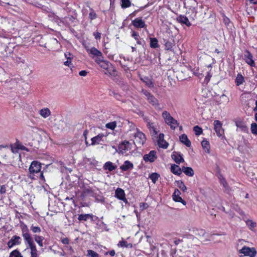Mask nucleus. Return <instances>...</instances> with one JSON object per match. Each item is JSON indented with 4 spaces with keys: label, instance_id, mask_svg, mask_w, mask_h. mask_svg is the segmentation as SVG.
<instances>
[{
    "label": "nucleus",
    "instance_id": "9",
    "mask_svg": "<svg viewBox=\"0 0 257 257\" xmlns=\"http://www.w3.org/2000/svg\"><path fill=\"white\" fill-rule=\"evenodd\" d=\"M214 129L217 135L220 137L224 134V130L222 127V123L220 121L215 120L214 121Z\"/></svg>",
    "mask_w": 257,
    "mask_h": 257
},
{
    "label": "nucleus",
    "instance_id": "58",
    "mask_svg": "<svg viewBox=\"0 0 257 257\" xmlns=\"http://www.w3.org/2000/svg\"><path fill=\"white\" fill-rule=\"evenodd\" d=\"M6 192V187L5 185L0 186V194H5Z\"/></svg>",
    "mask_w": 257,
    "mask_h": 257
},
{
    "label": "nucleus",
    "instance_id": "35",
    "mask_svg": "<svg viewBox=\"0 0 257 257\" xmlns=\"http://www.w3.org/2000/svg\"><path fill=\"white\" fill-rule=\"evenodd\" d=\"M160 177V175L159 174L153 173L149 175V178L152 180L154 184H155Z\"/></svg>",
    "mask_w": 257,
    "mask_h": 257
},
{
    "label": "nucleus",
    "instance_id": "57",
    "mask_svg": "<svg viewBox=\"0 0 257 257\" xmlns=\"http://www.w3.org/2000/svg\"><path fill=\"white\" fill-rule=\"evenodd\" d=\"M89 18L91 20L95 19L96 18V13L94 12H93V11L91 12L89 14Z\"/></svg>",
    "mask_w": 257,
    "mask_h": 257
},
{
    "label": "nucleus",
    "instance_id": "41",
    "mask_svg": "<svg viewBox=\"0 0 257 257\" xmlns=\"http://www.w3.org/2000/svg\"><path fill=\"white\" fill-rule=\"evenodd\" d=\"M167 124L169 125L171 128L173 130H174L178 125L177 121L173 117L168 122Z\"/></svg>",
    "mask_w": 257,
    "mask_h": 257
},
{
    "label": "nucleus",
    "instance_id": "56",
    "mask_svg": "<svg viewBox=\"0 0 257 257\" xmlns=\"http://www.w3.org/2000/svg\"><path fill=\"white\" fill-rule=\"evenodd\" d=\"M129 244H130L131 246H132V244H128L127 242L124 240L120 241L119 242V243L118 244V245H120L121 247H127L128 246Z\"/></svg>",
    "mask_w": 257,
    "mask_h": 257
},
{
    "label": "nucleus",
    "instance_id": "33",
    "mask_svg": "<svg viewBox=\"0 0 257 257\" xmlns=\"http://www.w3.org/2000/svg\"><path fill=\"white\" fill-rule=\"evenodd\" d=\"M34 237L35 241L38 244V245L40 246H43V241L44 239V237L35 234L34 235Z\"/></svg>",
    "mask_w": 257,
    "mask_h": 257
},
{
    "label": "nucleus",
    "instance_id": "17",
    "mask_svg": "<svg viewBox=\"0 0 257 257\" xmlns=\"http://www.w3.org/2000/svg\"><path fill=\"white\" fill-rule=\"evenodd\" d=\"M95 61L102 68L106 70L111 64L110 62L107 61H104L103 58L95 59Z\"/></svg>",
    "mask_w": 257,
    "mask_h": 257
},
{
    "label": "nucleus",
    "instance_id": "25",
    "mask_svg": "<svg viewBox=\"0 0 257 257\" xmlns=\"http://www.w3.org/2000/svg\"><path fill=\"white\" fill-rule=\"evenodd\" d=\"M180 142L188 147L191 146V142L185 134H183L179 137Z\"/></svg>",
    "mask_w": 257,
    "mask_h": 257
},
{
    "label": "nucleus",
    "instance_id": "34",
    "mask_svg": "<svg viewBox=\"0 0 257 257\" xmlns=\"http://www.w3.org/2000/svg\"><path fill=\"white\" fill-rule=\"evenodd\" d=\"M150 47L152 48H157L159 47L158 41L156 38H150Z\"/></svg>",
    "mask_w": 257,
    "mask_h": 257
},
{
    "label": "nucleus",
    "instance_id": "8",
    "mask_svg": "<svg viewBox=\"0 0 257 257\" xmlns=\"http://www.w3.org/2000/svg\"><path fill=\"white\" fill-rule=\"evenodd\" d=\"M86 51L89 54L92 55V58H94V57H96V59L103 58L102 53L94 47L90 49H87Z\"/></svg>",
    "mask_w": 257,
    "mask_h": 257
},
{
    "label": "nucleus",
    "instance_id": "61",
    "mask_svg": "<svg viewBox=\"0 0 257 257\" xmlns=\"http://www.w3.org/2000/svg\"><path fill=\"white\" fill-rule=\"evenodd\" d=\"M90 215L91 217H89V219H90L92 221H97V220L99 219L98 217L94 216L92 214H90Z\"/></svg>",
    "mask_w": 257,
    "mask_h": 257
},
{
    "label": "nucleus",
    "instance_id": "45",
    "mask_svg": "<svg viewBox=\"0 0 257 257\" xmlns=\"http://www.w3.org/2000/svg\"><path fill=\"white\" fill-rule=\"evenodd\" d=\"M91 217L90 214H81L79 215L78 219L79 221H87Z\"/></svg>",
    "mask_w": 257,
    "mask_h": 257
},
{
    "label": "nucleus",
    "instance_id": "10",
    "mask_svg": "<svg viewBox=\"0 0 257 257\" xmlns=\"http://www.w3.org/2000/svg\"><path fill=\"white\" fill-rule=\"evenodd\" d=\"M22 242L21 238L17 235L13 236L8 242L7 245L9 248H11L16 245H20Z\"/></svg>",
    "mask_w": 257,
    "mask_h": 257
},
{
    "label": "nucleus",
    "instance_id": "28",
    "mask_svg": "<svg viewBox=\"0 0 257 257\" xmlns=\"http://www.w3.org/2000/svg\"><path fill=\"white\" fill-rule=\"evenodd\" d=\"M182 172L188 176L192 177L194 175V171L191 167H182Z\"/></svg>",
    "mask_w": 257,
    "mask_h": 257
},
{
    "label": "nucleus",
    "instance_id": "59",
    "mask_svg": "<svg viewBox=\"0 0 257 257\" xmlns=\"http://www.w3.org/2000/svg\"><path fill=\"white\" fill-rule=\"evenodd\" d=\"M115 250L113 249L109 251H107L105 253V255L109 254L111 256H113L115 255Z\"/></svg>",
    "mask_w": 257,
    "mask_h": 257
},
{
    "label": "nucleus",
    "instance_id": "26",
    "mask_svg": "<svg viewBox=\"0 0 257 257\" xmlns=\"http://www.w3.org/2000/svg\"><path fill=\"white\" fill-rule=\"evenodd\" d=\"M104 136L103 134H99L97 136L92 138L91 139V145H95L96 144H99L102 141V139Z\"/></svg>",
    "mask_w": 257,
    "mask_h": 257
},
{
    "label": "nucleus",
    "instance_id": "21",
    "mask_svg": "<svg viewBox=\"0 0 257 257\" xmlns=\"http://www.w3.org/2000/svg\"><path fill=\"white\" fill-rule=\"evenodd\" d=\"M134 168V165L129 161H124L123 164L120 166V169L123 171H126L132 169Z\"/></svg>",
    "mask_w": 257,
    "mask_h": 257
},
{
    "label": "nucleus",
    "instance_id": "36",
    "mask_svg": "<svg viewBox=\"0 0 257 257\" xmlns=\"http://www.w3.org/2000/svg\"><path fill=\"white\" fill-rule=\"evenodd\" d=\"M76 18L72 16H68L64 18V22L68 25H70L75 22Z\"/></svg>",
    "mask_w": 257,
    "mask_h": 257
},
{
    "label": "nucleus",
    "instance_id": "20",
    "mask_svg": "<svg viewBox=\"0 0 257 257\" xmlns=\"http://www.w3.org/2000/svg\"><path fill=\"white\" fill-rule=\"evenodd\" d=\"M106 71L104 73L105 74L108 75L111 77H114L117 75L116 69L112 64L110 65Z\"/></svg>",
    "mask_w": 257,
    "mask_h": 257
},
{
    "label": "nucleus",
    "instance_id": "43",
    "mask_svg": "<svg viewBox=\"0 0 257 257\" xmlns=\"http://www.w3.org/2000/svg\"><path fill=\"white\" fill-rule=\"evenodd\" d=\"M165 42V49L167 50L172 51L173 47L174 46V43L169 41H166V40H164Z\"/></svg>",
    "mask_w": 257,
    "mask_h": 257
},
{
    "label": "nucleus",
    "instance_id": "6",
    "mask_svg": "<svg viewBox=\"0 0 257 257\" xmlns=\"http://www.w3.org/2000/svg\"><path fill=\"white\" fill-rule=\"evenodd\" d=\"M21 229L22 236L25 241V242L33 240L29 233V230L26 224H23L21 225Z\"/></svg>",
    "mask_w": 257,
    "mask_h": 257
},
{
    "label": "nucleus",
    "instance_id": "19",
    "mask_svg": "<svg viewBox=\"0 0 257 257\" xmlns=\"http://www.w3.org/2000/svg\"><path fill=\"white\" fill-rule=\"evenodd\" d=\"M132 36L136 40L138 45H142L143 47L146 44L145 41L140 38L138 33L133 31L132 32Z\"/></svg>",
    "mask_w": 257,
    "mask_h": 257
},
{
    "label": "nucleus",
    "instance_id": "63",
    "mask_svg": "<svg viewBox=\"0 0 257 257\" xmlns=\"http://www.w3.org/2000/svg\"><path fill=\"white\" fill-rule=\"evenodd\" d=\"M148 205L147 203H142L140 204V208H142V209H146L148 208Z\"/></svg>",
    "mask_w": 257,
    "mask_h": 257
},
{
    "label": "nucleus",
    "instance_id": "55",
    "mask_svg": "<svg viewBox=\"0 0 257 257\" xmlns=\"http://www.w3.org/2000/svg\"><path fill=\"white\" fill-rule=\"evenodd\" d=\"M148 4L145 5L144 7H141L139 10H135L132 14H131L130 16H132L133 17L136 16L137 13H138L140 11L144 10L145 8H146L148 7Z\"/></svg>",
    "mask_w": 257,
    "mask_h": 257
},
{
    "label": "nucleus",
    "instance_id": "54",
    "mask_svg": "<svg viewBox=\"0 0 257 257\" xmlns=\"http://www.w3.org/2000/svg\"><path fill=\"white\" fill-rule=\"evenodd\" d=\"M30 229L33 231V232L35 233H40L41 231V229L40 227L35 226H34V225H32L31 226Z\"/></svg>",
    "mask_w": 257,
    "mask_h": 257
},
{
    "label": "nucleus",
    "instance_id": "2",
    "mask_svg": "<svg viewBox=\"0 0 257 257\" xmlns=\"http://www.w3.org/2000/svg\"><path fill=\"white\" fill-rule=\"evenodd\" d=\"M142 93L145 95L147 100L156 109H161L158 100L148 91L142 89Z\"/></svg>",
    "mask_w": 257,
    "mask_h": 257
},
{
    "label": "nucleus",
    "instance_id": "52",
    "mask_svg": "<svg viewBox=\"0 0 257 257\" xmlns=\"http://www.w3.org/2000/svg\"><path fill=\"white\" fill-rule=\"evenodd\" d=\"M250 130L252 134L254 135H257V124L256 123L253 122L251 123Z\"/></svg>",
    "mask_w": 257,
    "mask_h": 257
},
{
    "label": "nucleus",
    "instance_id": "53",
    "mask_svg": "<svg viewBox=\"0 0 257 257\" xmlns=\"http://www.w3.org/2000/svg\"><path fill=\"white\" fill-rule=\"evenodd\" d=\"M246 224L251 229L256 226V223L251 220H247L246 221Z\"/></svg>",
    "mask_w": 257,
    "mask_h": 257
},
{
    "label": "nucleus",
    "instance_id": "60",
    "mask_svg": "<svg viewBox=\"0 0 257 257\" xmlns=\"http://www.w3.org/2000/svg\"><path fill=\"white\" fill-rule=\"evenodd\" d=\"M71 54L70 52H66L65 53V57L67 60H72Z\"/></svg>",
    "mask_w": 257,
    "mask_h": 257
},
{
    "label": "nucleus",
    "instance_id": "15",
    "mask_svg": "<svg viewBox=\"0 0 257 257\" xmlns=\"http://www.w3.org/2000/svg\"><path fill=\"white\" fill-rule=\"evenodd\" d=\"M180 191L178 189H176L173 194V200L176 202H181L183 205H185L186 202L180 196Z\"/></svg>",
    "mask_w": 257,
    "mask_h": 257
},
{
    "label": "nucleus",
    "instance_id": "14",
    "mask_svg": "<svg viewBox=\"0 0 257 257\" xmlns=\"http://www.w3.org/2000/svg\"><path fill=\"white\" fill-rule=\"evenodd\" d=\"M26 243L28 244V248L31 249V257L38 256V250L34 240H32Z\"/></svg>",
    "mask_w": 257,
    "mask_h": 257
},
{
    "label": "nucleus",
    "instance_id": "42",
    "mask_svg": "<svg viewBox=\"0 0 257 257\" xmlns=\"http://www.w3.org/2000/svg\"><path fill=\"white\" fill-rule=\"evenodd\" d=\"M141 80L145 83L146 85L148 87L152 88L154 87V84L151 80H150L148 77H145L144 78H141Z\"/></svg>",
    "mask_w": 257,
    "mask_h": 257
},
{
    "label": "nucleus",
    "instance_id": "40",
    "mask_svg": "<svg viewBox=\"0 0 257 257\" xmlns=\"http://www.w3.org/2000/svg\"><path fill=\"white\" fill-rule=\"evenodd\" d=\"M175 184L176 186L179 187L181 190H182L183 192H185L187 188L185 185L184 183L182 181H176Z\"/></svg>",
    "mask_w": 257,
    "mask_h": 257
},
{
    "label": "nucleus",
    "instance_id": "51",
    "mask_svg": "<svg viewBox=\"0 0 257 257\" xmlns=\"http://www.w3.org/2000/svg\"><path fill=\"white\" fill-rule=\"evenodd\" d=\"M87 255L88 257H99V254L97 252L92 250H87Z\"/></svg>",
    "mask_w": 257,
    "mask_h": 257
},
{
    "label": "nucleus",
    "instance_id": "62",
    "mask_svg": "<svg viewBox=\"0 0 257 257\" xmlns=\"http://www.w3.org/2000/svg\"><path fill=\"white\" fill-rule=\"evenodd\" d=\"M93 192L92 190L90 188H86L83 191L84 194H91Z\"/></svg>",
    "mask_w": 257,
    "mask_h": 257
},
{
    "label": "nucleus",
    "instance_id": "32",
    "mask_svg": "<svg viewBox=\"0 0 257 257\" xmlns=\"http://www.w3.org/2000/svg\"><path fill=\"white\" fill-rule=\"evenodd\" d=\"M172 158L177 164H179L181 162H183L184 161L182 156L179 154H177V155H173L172 156Z\"/></svg>",
    "mask_w": 257,
    "mask_h": 257
},
{
    "label": "nucleus",
    "instance_id": "13",
    "mask_svg": "<svg viewBox=\"0 0 257 257\" xmlns=\"http://www.w3.org/2000/svg\"><path fill=\"white\" fill-rule=\"evenodd\" d=\"M115 197L118 199L123 201L125 203L127 204L128 201L125 198V193L123 189L118 188L115 191Z\"/></svg>",
    "mask_w": 257,
    "mask_h": 257
},
{
    "label": "nucleus",
    "instance_id": "24",
    "mask_svg": "<svg viewBox=\"0 0 257 257\" xmlns=\"http://www.w3.org/2000/svg\"><path fill=\"white\" fill-rule=\"evenodd\" d=\"M171 171L175 175H180L182 172V168H181L179 166L173 164L171 165Z\"/></svg>",
    "mask_w": 257,
    "mask_h": 257
},
{
    "label": "nucleus",
    "instance_id": "12",
    "mask_svg": "<svg viewBox=\"0 0 257 257\" xmlns=\"http://www.w3.org/2000/svg\"><path fill=\"white\" fill-rule=\"evenodd\" d=\"M244 57V60L247 64L251 67H254L255 66V62L253 60V56L248 50H246L245 51Z\"/></svg>",
    "mask_w": 257,
    "mask_h": 257
},
{
    "label": "nucleus",
    "instance_id": "1",
    "mask_svg": "<svg viewBox=\"0 0 257 257\" xmlns=\"http://www.w3.org/2000/svg\"><path fill=\"white\" fill-rule=\"evenodd\" d=\"M41 164L38 161H34L32 162L29 168V177L32 179H35V175L38 174L40 178L44 179L43 174L41 172Z\"/></svg>",
    "mask_w": 257,
    "mask_h": 257
},
{
    "label": "nucleus",
    "instance_id": "27",
    "mask_svg": "<svg viewBox=\"0 0 257 257\" xmlns=\"http://www.w3.org/2000/svg\"><path fill=\"white\" fill-rule=\"evenodd\" d=\"M96 228L99 230H101L102 231L106 230L108 231V229H107V225L103 222L100 220L99 219L96 222Z\"/></svg>",
    "mask_w": 257,
    "mask_h": 257
},
{
    "label": "nucleus",
    "instance_id": "16",
    "mask_svg": "<svg viewBox=\"0 0 257 257\" xmlns=\"http://www.w3.org/2000/svg\"><path fill=\"white\" fill-rule=\"evenodd\" d=\"M164 135L162 133L160 134L158 137V144L160 148L166 149L168 146V143L164 139Z\"/></svg>",
    "mask_w": 257,
    "mask_h": 257
},
{
    "label": "nucleus",
    "instance_id": "23",
    "mask_svg": "<svg viewBox=\"0 0 257 257\" xmlns=\"http://www.w3.org/2000/svg\"><path fill=\"white\" fill-rule=\"evenodd\" d=\"M216 101L218 105L221 104H226L229 102V98L225 94H222L218 98H216Z\"/></svg>",
    "mask_w": 257,
    "mask_h": 257
},
{
    "label": "nucleus",
    "instance_id": "37",
    "mask_svg": "<svg viewBox=\"0 0 257 257\" xmlns=\"http://www.w3.org/2000/svg\"><path fill=\"white\" fill-rule=\"evenodd\" d=\"M162 117L165 120L166 123L170 121L173 117L170 115V113L167 111H164L162 113Z\"/></svg>",
    "mask_w": 257,
    "mask_h": 257
},
{
    "label": "nucleus",
    "instance_id": "22",
    "mask_svg": "<svg viewBox=\"0 0 257 257\" xmlns=\"http://www.w3.org/2000/svg\"><path fill=\"white\" fill-rule=\"evenodd\" d=\"M177 20L180 23L185 24L187 26L189 27L191 26V23L189 22L188 18L185 16L180 15L177 18Z\"/></svg>",
    "mask_w": 257,
    "mask_h": 257
},
{
    "label": "nucleus",
    "instance_id": "31",
    "mask_svg": "<svg viewBox=\"0 0 257 257\" xmlns=\"http://www.w3.org/2000/svg\"><path fill=\"white\" fill-rule=\"evenodd\" d=\"M193 231L194 234L198 237H203L206 233L205 230L202 229L194 228Z\"/></svg>",
    "mask_w": 257,
    "mask_h": 257
},
{
    "label": "nucleus",
    "instance_id": "39",
    "mask_svg": "<svg viewBox=\"0 0 257 257\" xmlns=\"http://www.w3.org/2000/svg\"><path fill=\"white\" fill-rule=\"evenodd\" d=\"M40 114L42 116L46 118L50 115L51 112L48 108H45L40 110Z\"/></svg>",
    "mask_w": 257,
    "mask_h": 257
},
{
    "label": "nucleus",
    "instance_id": "4",
    "mask_svg": "<svg viewBox=\"0 0 257 257\" xmlns=\"http://www.w3.org/2000/svg\"><path fill=\"white\" fill-rule=\"evenodd\" d=\"M240 253L244 254L245 256H249L250 257H254L256 254V249L254 247H249L247 246H243L240 250Z\"/></svg>",
    "mask_w": 257,
    "mask_h": 257
},
{
    "label": "nucleus",
    "instance_id": "48",
    "mask_svg": "<svg viewBox=\"0 0 257 257\" xmlns=\"http://www.w3.org/2000/svg\"><path fill=\"white\" fill-rule=\"evenodd\" d=\"M116 126V121H112L106 124L105 126L106 128L110 129L111 130H114Z\"/></svg>",
    "mask_w": 257,
    "mask_h": 257
},
{
    "label": "nucleus",
    "instance_id": "38",
    "mask_svg": "<svg viewBox=\"0 0 257 257\" xmlns=\"http://www.w3.org/2000/svg\"><path fill=\"white\" fill-rule=\"evenodd\" d=\"M244 82V77L240 74H238L236 79H235V83L237 86H239L240 85L243 84Z\"/></svg>",
    "mask_w": 257,
    "mask_h": 257
},
{
    "label": "nucleus",
    "instance_id": "5",
    "mask_svg": "<svg viewBox=\"0 0 257 257\" xmlns=\"http://www.w3.org/2000/svg\"><path fill=\"white\" fill-rule=\"evenodd\" d=\"M157 159V152L156 151H151L149 154H145L143 156V159L146 162L153 163Z\"/></svg>",
    "mask_w": 257,
    "mask_h": 257
},
{
    "label": "nucleus",
    "instance_id": "47",
    "mask_svg": "<svg viewBox=\"0 0 257 257\" xmlns=\"http://www.w3.org/2000/svg\"><path fill=\"white\" fill-rule=\"evenodd\" d=\"M219 179L220 181V183L223 185L224 188L226 189H228L227 183L225 178L222 176V175H219Z\"/></svg>",
    "mask_w": 257,
    "mask_h": 257
},
{
    "label": "nucleus",
    "instance_id": "30",
    "mask_svg": "<svg viewBox=\"0 0 257 257\" xmlns=\"http://www.w3.org/2000/svg\"><path fill=\"white\" fill-rule=\"evenodd\" d=\"M147 127L149 128L151 134L153 135H156L158 133L156 128L155 127V125L154 123L153 122H148L147 124Z\"/></svg>",
    "mask_w": 257,
    "mask_h": 257
},
{
    "label": "nucleus",
    "instance_id": "7",
    "mask_svg": "<svg viewBox=\"0 0 257 257\" xmlns=\"http://www.w3.org/2000/svg\"><path fill=\"white\" fill-rule=\"evenodd\" d=\"M131 144L127 141H124L119 145L118 150L122 154L125 153L126 151L131 149Z\"/></svg>",
    "mask_w": 257,
    "mask_h": 257
},
{
    "label": "nucleus",
    "instance_id": "29",
    "mask_svg": "<svg viewBox=\"0 0 257 257\" xmlns=\"http://www.w3.org/2000/svg\"><path fill=\"white\" fill-rule=\"evenodd\" d=\"M103 168L104 170L112 171L116 168V166L114 165L111 162H107L105 163Z\"/></svg>",
    "mask_w": 257,
    "mask_h": 257
},
{
    "label": "nucleus",
    "instance_id": "11",
    "mask_svg": "<svg viewBox=\"0 0 257 257\" xmlns=\"http://www.w3.org/2000/svg\"><path fill=\"white\" fill-rule=\"evenodd\" d=\"M132 25L137 29L145 28L147 25L142 18H137L132 21Z\"/></svg>",
    "mask_w": 257,
    "mask_h": 257
},
{
    "label": "nucleus",
    "instance_id": "50",
    "mask_svg": "<svg viewBox=\"0 0 257 257\" xmlns=\"http://www.w3.org/2000/svg\"><path fill=\"white\" fill-rule=\"evenodd\" d=\"M10 257H23V256L18 250L15 249L11 252Z\"/></svg>",
    "mask_w": 257,
    "mask_h": 257
},
{
    "label": "nucleus",
    "instance_id": "44",
    "mask_svg": "<svg viewBox=\"0 0 257 257\" xmlns=\"http://www.w3.org/2000/svg\"><path fill=\"white\" fill-rule=\"evenodd\" d=\"M201 145L204 149L205 150L207 153L209 152L210 145L208 141L206 140H203L201 142Z\"/></svg>",
    "mask_w": 257,
    "mask_h": 257
},
{
    "label": "nucleus",
    "instance_id": "18",
    "mask_svg": "<svg viewBox=\"0 0 257 257\" xmlns=\"http://www.w3.org/2000/svg\"><path fill=\"white\" fill-rule=\"evenodd\" d=\"M235 125L237 126V131L240 130L244 133H248V127L243 121L241 120L236 121Z\"/></svg>",
    "mask_w": 257,
    "mask_h": 257
},
{
    "label": "nucleus",
    "instance_id": "46",
    "mask_svg": "<svg viewBox=\"0 0 257 257\" xmlns=\"http://www.w3.org/2000/svg\"><path fill=\"white\" fill-rule=\"evenodd\" d=\"M121 7L122 9H125L131 6V2L130 0H121Z\"/></svg>",
    "mask_w": 257,
    "mask_h": 257
},
{
    "label": "nucleus",
    "instance_id": "49",
    "mask_svg": "<svg viewBox=\"0 0 257 257\" xmlns=\"http://www.w3.org/2000/svg\"><path fill=\"white\" fill-rule=\"evenodd\" d=\"M193 131L195 132V134L196 136H199L202 133V129L198 125H196L193 127Z\"/></svg>",
    "mask_w": 257,
    "mask_h": 257
},
{
    "label": "nucleus",
    "instance_id": "3",
    "mask_svg": "<svg viewBox=\"0 0 257 257\" xmlns=\"http://www.w3.org/2000/svg\"><path fill=\"white\" fill-rule=\"evenodd\" d=\"M135 140L134 143L137 148H141L146 141L145 135L142 132L138 131L134 135Z\"/></svg>",
    "mask_w": 257,
    "mask_h": 257
},
{
    "label": "nucleus",
    "instance_id": "64",
    "mask_svg": "<svg viewBox=\"0 0 257 257\" xmlns=\"http://www.w3.org/2000/svg\"><path fill=\"white\" fill-rule=\"evenodd\" d=\"M87 73L88 72L85 70H82L79 72V74L81 76H85Z\"/></svg>",
    "mask_w": 257,
    "mask_h": 257
}]
</instances>
